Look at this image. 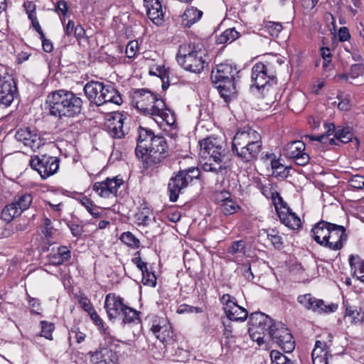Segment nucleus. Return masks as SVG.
Masks as SVG:
<instances>
[{"mask_svg": "<svg viewBox=\"0 0 364 364\" xmlns=\"http://www.w3.org/2000/svg\"><path fill=\"white\" fill-rule=\"evenodd\" d=\"M349 264L353 276L364 283V260L361 259L358 256L350 255L349 256Z\"/></svg>", "mask_w": 364, "mask_h": 364, "instance_id": "obj_28", "label": "nucleus"}, {"mask_svg": "<svg viewBox=\"0 0 364 364\" xmlns=\"http://www.w3.org/2000/svg\"><path fill=\"white\" fill-rule=\"evenodd\" d=\"M364 73V65L362 64H354L350 67V75L351 77L356 78Z\"/></svg>", "mask_w": 364, "mask_h": 364, "instance_id": "obj_57", "label": "nucleus"}, {"mask_svg": "<svg viewBox=\"0 0 364 364\" xmlns=\"http://www.w3.org/2000/svg\"><path fill=\"white\" fill-rule=\"evenodd\" d=\"M0 105L5 107L9 106L14 101L17 92V87L14 77L6 75L0 76Z\"/></svg>", "mask_w": 364, "mask_h": 364, "instance_id": "obj_19", "label": "nucleus"}, {"mask_svg": "<svg viewBox=\"0 0 364 364\" xmlns=\"http://www.w3.org/2000/svg\"><path fill=\"white\" fill-rule=\"evenodd\" d=\"M69 228L75 237H80L83 232V228L82 226L79 225L78 224L75 223H70L69 225Z\"/></svg>", "mask_w": 364, "mask_h": 364, "instance_id": "obj_62", "label": "nucleus"}, {"mask_svg": "<svg viewBox=\"0 0 364 364\" xmlns=\"http://www.w3.org/2000/svg\"><path fill=\"white\" fill-rule=\"evenodd\" d=\"M138 50V42L137 41H131L128 43L126 47L125 53L127 58H134Z\"/></svg>", "mask_w": 364, "mask_h": 364, "instance_id": "obj_51", "label": "nucleus"}, {"mask_svg": "<svg viewBox=\"0 0 364 364\" xmlns=\"http://www.w3.org/2000/svg\"><path fill=\"white\" fill-rule=\"evenodd\" d=\"M238 208L239 206L232 199L225 198L220 205L221 211L227 215L235 213Z\"/></svg>", "mask_w": 364, "mask_h": 364, "instance_id": "obj_39", "label": "nucleus"}, {"mask_svg": "<svg viewBox=\"0 0 364 364\" xmlns=\"http://www.w3.org/2000/svg\"><path fill=\"white\" fill-rule=\"evenodd\" d=\"M270 192L271 198L278 215H279L280 212H285L289 209L287 203L283 200L282 198L277 191L270 190Z\"/></svg>", "mask_w": 364, "mask_h": 364, "instance_id": "obj_34", "label": "nucleus"}, {"mask_svg": "<svg viewBox=\"0 0 364 364\" xmlns=\"http://www.w3.org/2000/svg\"><path fill=\"white\" fill-rule=\"evenodd\" d=\"M81 204L85 208L87 211L91 214L95 218H99L101 213L99 211L100 208L96 205L90 198L84 196L80 200Z\"/></svg>", "mask_w": 364, "mask_h": 364, "instance_id": "obj_35", "label": "nucleus"}, {"mask_svg": "<svg viewBox=\"0 0 364 364\" xmlns=\"http://www.w3.org/2000/svg\"><path fill=\"white\" fill-rule=\"evenodd\" d=\"M126 306L123 299L119 296L108 294L105 297V308L109 320L115 319L119 316Z\"/></svg>", "mask_w": 364, "mask_h": 364, "instance_id": "obj_23", "label": "nucleus"}, {"mask_svg": "<svg viewBox=\"0 0 364 364\" xmlns=\"http://www.w3.org/2000/svg\"><path fill=\"white\" fill-rule=\"evenodd\" d=\"M252 87L257 90H262V92H268L269 88L277 84L276 76L267 65L262 63H257L252 68Z\"/></svg>", "mask_w": 364, "mask_h": 364, "instance_id": "obj_11", "label": "nucleus"}, {"mask_svg": "<svg viewBox=\"0 0 364 364\" xmlns=\"http://www.w3.org/2000/svg\"><path fill=\"white\" fill-rule=\"evenodd\" d=\"M50 114L58 118L74 117L82 111V100L72 91L58 90L47 96Z\"/></svg>", "mask_w": 364, "mask_h": 364, "instance_id": "obj_3", "label": "nucleus"}, {"mask_svg": "<svg viewBox=\"0 0 364 364\" xmlns=\"http://www.w3.org/2000/svg\"><path fill=\"white\" fill-rule=\"evenodd\" d=\"M266 28L269 33L273 37H277L279 33L282 31L283 26L280 23L269 21L267 23Z\"/></svg>", "mask_w": 364, "mask_h": 364, "instance_id": "obj_49", "label": "nucleus"}, {"mask_svg": "<svg viewBox=\"0 0 364 364\" xmlns=\"http://www.w3.org/2000/svg\"><path fill=\"white\" fill-rule=\"evenodd\" d=\"M349 185L355 189H362L364 188V176L360 175L353 176L348 180Z\"/></svg>", "mask_w": 364, "mask_h": 364, "instance_id": "obj_50", "label": "nucleus"}, {"mask_svg": "<svg viewBox=\"0 0 364 364\" xmlns=\"http://www.w3.org/2000/svg\"><path fill=\"white\" fill-rule=\"evenodd\" d=\"M85 338V334L80 331L78 328H72L69 333V340L75 339L76 341H82Z\"/></svg>", "mask_w": 364, "mask_h": 364, "instance_id": "obj_56", "label": "nucleus"}, {"mask_svg": "<svg viewBox=\"0 0 364 364\" xmlns=\"http://www.w3.org/2000/svg\"><path fill=\"white\" fill-rule=\"evenodd\" d=\"M326 343H315V347L311 352V356L316 357H328L330 352Z\"/></svg>", "mask_w": 364, "mask_h": 364, "instance_id": "obj_42", "label": "nucleus"}, {"mask_svg": "<svg viewBox=\"0 0 364 364\" xmlns=\"http://www.w3.org/2000/svg\"><path fill=\"white\" fill-rule=\"evenodd\" d=\"M199 175L200 171L198 168L191 167L180 171L172 176L168 184L169 200L171 202H176L181 191L186 188L193 179L198 178Z\"/></svg>", "mask_w": 364, "mask_h": 364, "instance_id": "obj_9", "label": "nucleus"}, {"mask_svg": "<svg viewBox=\"0 0 364 364\" xmlns=\"http://www.w3.org/2000/svg\"><path fill=\"white\" fill-rule=\"evenodd\" d=\"M346 306V316L351 318L352 323H358L363 321V315L358 310V308L355 306H351L349 305Z\"/></svg>", "mask_w": 364, "mask_h": 364, "instance_id": "obj_41", "label": "nucleus"}, {"mask_svg": "<svg viewBox=\"0 0 364 364\" xmlns=\"http://www.w3.org/2000/svg\"><path fill=\"white\" fill-rule=\"evenodd\" d=\"M272 176L276 178H285L289 174L290 168L284 166L279 160L274 159L271 161Z\"/></svg>", "mask_w": 364, "mask_h": 364, "instance_id": "obj_31", "label": "nucleus"}, {"mask_svg": "<svg viewBox=\"0 0 364 364\" xmlns=\"http://www.w3.org/2000/svg\"><path fill=\"white\" fill-rule=\"evenodd\" d=\"M146 8V15L150 20L156 25H160L164 21V13L162 5L159 0H144Z\"/></svg>", "mask_w": 364, "mask_h": 364, "instance_id": "obj_26", "label": "nucleus"}, {"mask_svg": "<svg viewBox=\"0 0 364 364\" xmlns=\"http://www.w3.org/2000/svg\"><path fill=\"white\" fill-rule=\"evenodd\" d=\"M28 301L29 305L32 308L31 311L33 313L38 314L39 311L41 310V304L38 302V301L35 298L28 296Z\"/></svg>", "mask_w": 364, "mask_h": 364, "instance_id": "obj_61", "label": "nucleus"}, {"mask_svg": "<svg viewBox=\"0 0 364 364\" xmlns=\"http://www.w3.org/2000/svg\"><path fill=\"white\" fill-rule=\"evenodd\" d=\"M170 110L166 108L164 100L156 97L153 103L146 107V109L141 111L144 115L151 117L158 124L165 122L171 125L174 122L173 117L169 114Z\"/></svg>", "mask_w": 364, "mask_h": 364, "instance_id": "obj_14", "label": "nucleus"}, {"mask_svg": "<svg viewBox=\"0 0 364 364\" xmlns=\"http://www.w3.org/2000/svg\"><path fill=\"white\" fill-rule=\"evenodd\" d=\"M338 36L341 41H346L350 37L349 31L347 27H341L338 32Z\"/></svg>", "mask_w": 364, "mask_h": 364, "instance_id": "obj_63", "label": "nucleus"}, {"mask_svg": "<svg viewBox=\"0 0 364 364\" xmlns=\"http://www.w3.org/2000/svg\"><path fill=\"white\" fill-rule=\"evenodd\" d=\"M248 323V332L252 341H264L267 338L274 341H291L293 338L284 323L273 320L264 313H252Z\"/></svg>", "mask_w": 364, "mask_h": 364, "instance_id": "obj_1", "label": "nucleus"}, {"mask_svg": "<svg viewBox=\"0 0 364 364\" xmlns=\"http://www.w3.org/2000/svg\"><path fill=\"white\" fill-rule=\"evenodd\" d=\"M333 223L321 220L311 230V235L318 245L324 247Z\"/></svg>", "mask_w": 364, "mask_h": 364, "instance_id": "obj_24", "label": "nucleus"}, {"mask_svg": "<svg viewBox=\"0 0 364 364\" xmlns=\"http://www.w3.org/2000/svg\"><path fill=\"white\" fill-rule=\"evenodd\" d=\"M126 119V116L119 112H112L107 116L105 127L112 137L121 139L124 136V122Z\"/></svg>", "mask_w": 364, "mask_h": 364, "instance_id": "obj_20", "label": "nucleus"}, {"mask_svg": "<svg viewBox=\"0 0 364 364\" xmlns=\"http://www.w3.org/2000/svg\"><path fill=\"white\" fill-rule=\"evenodd\" d=\"M246 243L244 240L234 241L228 249V252L231 255L245 254Z\"/></svg>", "mask_w": 364, "mask_h": 364, "instance_id": "obj_43", "label": "nucleus"}, {"mask_svg": "<svg viewBox=\"0 0 364 364\" xmlns=\"http://www.w3.org/2000/svg\"><path fill=\"white\" fill-rule=\"evenodd\" d=\"M123 315V323H131L134 322L136 320H139V312L135 309L126 306L122 312Z\"/></svg>", "mask_w": 364, "mask_h": 364, "instance_id": "obj_38", "label": "nucleus"}, {"mask_svg": "<svg viewBox=\"0 0 364 364\" xmlns=\"http://www.w3.org/2000/svg\"><path fill=\"white\" fill-rule=\"evenodd\" d=\"M347 240L348 235L345 227L333 223L324 247L333 251L340 250Z\"/></svg>", "mask_w": 364, "mask_h": 364, "instance_id": "obj_17", "label": "nucleus"}, {"mask_svg": "<svg viewBox=\"0 0 364 364\" xmlns=\"http://www.w3.org/2000/svg\"><path fill=\"white\" fill-rule=\"evenodd\" d=\"M296 300L306 310L318 314L335 312L338 307L337 304L326 303L323 300L316 298L311 294L299 295Z\"/></svg>", "mask_w": 364, "mask_h": 364, "instance_id": "obj_13", "label": "nucleus"}, {"mask_svg": "<svg viewBox=\"0 0 364 364\" xmlns=\"http://www.w3.org/2000/svg\"><path fill=\"white\" fill-rule=\"evenodd\" d=\"M124 183V181L117 176L112 178H107L106 180L95 182L93 184L92 190L100 197L109 198L117 195L119 188Z\"/></svg>", "mask_w": 364, "mask_h": 364, "instance_id": "obj_18", "label": "nucleus"}, {"mask_svg": "<svg viewBox=\"0 0 364 364\" xmlns=\"http://www.w3.org/2000/svg\"><path fill=\"white\" fill-rule=\"evenodd\" d=\"M140 252L137 251L134 254V257L132 258V262L141 270V272H146L147 268V263L142 261L140 257Z\"/></svg>", "mask_w": 364, "mask_h": 364, "instance_id": "obj_53", "label": "nucleus"}, {"mask_svg": "<svg viewBox=\"0 0 364 364\" xmlns=\"http://www.w3.org/2000/svg\"><path fill=\"white\" fill-rule=\"evenodd\" d=\"M220 301L223 304L224 310L227 317L235 321H245L247 316V311L237 304L235 297L228 294H223L220 298Z\"/></svg>", "mask_w": 364, "mask_h": 364, "instance_id": "obj_15", "label": "nucleus"}, {"mask_svg": "<svg viewBox=\"0 0 364 364\" xmlns=\"http://www.w3.org/2000/svg\"><path fill=\"white\" fill-rule=\"evenodd\" d=\"M321 55L323 59V68H326L331 62V54L330 49L326 47H322L321 48Z\"/></svg>", "mask_w": 364, "mask_h": 364, "instance_id": "obj_55", "label": "nucleus"}, {"mask_svg": "<svg viewBox=\"0 0 364 364\" xmlns=\"http://www.w3.org/2000/svg\"><path fill=\"white\" fill-rule=\"evenodd\" d=\"M203 14V11L196 7H189L185 10L182 15V24L186 28H190L200 20Z\"/></svg>", "mask_w": 364, "mask_h": 364, "instance_id": "obj_27", "label": "nucleus"}, {"mask_svg": "<svg viewBox=\"0 0 364 364\" xmlns=\"http://www.w3.org/2000/svg\"><path fill=\"white\" fill-rule=\"evenodd\" d=\"M147 149V154L139 157L146 168L156 166L164 161L169 154L166 139L162 136H156Z\"/></svg>", "mask_w": 364, "mask_h": 364, "instance_id": "obj_10", "label": "nucleus"}, {"mask_svg": "<svg viewBox=\"0 0 364 364\" xmlns=\"http://www.w3.org/2000/svg\"><path fill=\"white\" fill-rule=\"evenodd\" d=\"M200 146L199 154L203 171L216 175L225 174L228 164L225 161V149L221 140L216 137H208L200 142Z\"/></svg>", "mask_w": 364, "mask_h": 364, "instance_id": "obj_2", "label": "nucleus"}, {"mask_svg": "<svg viewBox=\"0 0 364 364\" xmlns=\"http://www.w3.org/2000/svg\"><path fill=\"white\" fill-rule=\"evenodd\" d=\"M176 60L184 70L200 73L206 63V51L199 44H183L179 46Z\"/></svg>", "mask_w": 364, "mask_h": 364, "instance_id": "obj_6", "label": "nucleus"}, {"mask_svg": "<svg viewBox=\"0 0 364 364\" xmlns=\"http://www.w3.org/2000/svg\"><path fill=\"white\" fill-rule=\"evenodd\" d=\"M91 360L96 364H117L118 357L115 352L106 347L101 348L95 352H90Z\"/></svg>", "mask_w": 364, "mask_h": 364, "instance_id": "obj_25", "label": "nucleus"}, {"mask_svg": "<svg viewBox=\"0 0 364 364\" xmlns=\"http://www.w3.org/2000/svg\"><path fill=\"white\" fill-rule=\"evenodd\" d=\"M262 149L259 134L250 127H244L235 135L232 151L243 162L255 160Z\"/></svg>", "mask_w": 364, "mask_h": 364, "instance_id": "obj_4", "label": "nucleus"}, {"mask_svg": "<svg viewBox=\"0 0 364 364\" xmlns=\"http://www.w3.org/2000/svg\"><path fill=\"white\" fill-rule=\"evenodd\" d=\"M42 232L48 239L50 238L53 234V228L51 225V220L47 218L44 219L43 229Z\"/></svg>", "mask_w": 364, "mask_h": 364, "instance_id": "obj_58", "label": "nucleus"}, {"mask_svg": "<svg viewBox=\"0 0 364 364\" xmlns=\"http://www.w3.org/2000/svg\"><path fill=\"white\" fill-rule=\"evenodd\" d=\"M83 90L89 101L97 106L107 103L119 105L122 103L119 92L110 84L90 81L85 84Z\"/></svg>", "mask_w": 364, "mask_h": 364, "instance_id": "obj_7", "label": "nucleus"}, {"mask_svg": "<svg viewBox=\"0 0 364 364\" xmlns=\"http://www.w3.org/2000/svg\"><path fill=\"white\" fill-rule=\"evenodd\" d=\"M58 255H59L63 260L68 262L71 257L70 250L66 246H60L58 248Z\"/></svg>", "mask_w": 364, "mask_h": 364, "instance_id": "obj_60", "label": "nucleus"}, {"mask_svg": "<svg viewBox=\"0 0 364 364\" xmlns=\"http://www.w3.org/2000/svg\"><path fill=\"white\" fill-rule=\"evenodd\" d=\"M48 259L49 263L54 266H59L65 262V261L63 260V258L57 253L50 254L48 256Z\"/></svg>", "mask_w": 364, "mask_h": 364, "instance_id": "obj_59", "label": "nucleus"}, {"mask_svg": "<svg viewBox=\"0 0 364 364\" xmlns=\"http://www.w3.org/2000/svg\"><path fill=\"white\" fill-rule=\"evenodd\" d=\"M305 144L301 141H293L284 146V155L294 159L296 164L306 166L310 159L309 154L305 152Z\"/></svg>", "mask_w": 364, "mask_h": 364, "instance_id": "obj_16", "label": "nucleus"}, {"mask_svg": "<svg viewBox=\"0 0 364 364\" xmlns=\"http://www.w3.org/2000/svg\"><path fill=\"white\" fill-rule=\"evenodd\" d=\"M325 134L318 136L306 135V138L311 141H318L323 144L327 142L330 145H338L337 141L343 144H347L352 141L353 134L350 127H338L336 129L333 123H325Z\"/></svg>", "mask_w": 364, "mask_h": 364, "instance_id": "obj_8", "label": "nucleus"}, {"mask_svg": "<svg viewBox=\"0 0 364 364\" xmlns=\"http://www.w3.org/2000/svg\"><path fill=\"white\" fill-rule=\"evenodd\" d=\"M120 240L133 249L138 248L140 245V242L131 232H123L119 237Z\"/></svg>", "mask_w": 364, "mask_h": 364, "instance_id": "obj_37", "label": "nucleus"}, {"mask_svg": "<svg viewBox=\"0 0 364 364\" xmlns=\"http://www.w3.org/2000/svg\"><path fill=\"white\" fill-rule=\"evenodd\" d=\"M43 145V140L36 134H33L26 146H29L34 151Z\"/></svg>", "mask_w": 364, "mask_h": 364, "instance_id": "obj_52", "label": "nucleus"}, {"mask_svg": "<svg viewBox=\"0 0 364 364\" xmlns=\"http://www.w3.org/2000/svg\"><path fill=\"white\" fill-rule=\"evenodd\" d=\"M29 164L33 169L38 171L43 179H46L53 175L59 168L58 158L47 154L31 157Z\"/></svg>", "mask_w": 364, "mask_h": 364, "instance_id": "obj_12", "label": "nucleus"}, {"mask_svg": "<svg viewBox=\"0 0 364 364\" xmlns=\"http://www.w3.org/2000/svg\"><path fill=\"white\" fill-rule=\"evenodd\" d=\"M238 73L237 67L229 63H220L212 70V82L215 85L220 97L226 102L237 96L235 80Z\"/></svg>", "mask_w": 364, "mask_h": 364, "instance_id": "obj_5", "label": "nucleus"}, {"mask_svg": "<svg viewBox=\"0 0 364 364\" xmlns=\"http://www.w3.org/2000/svg\"><path fill=\"white\" fill-rule=\"evenodd\" d=\"M77 301L80 304V306L84 311L88 314L92 312L95 309L90 301V300L84 294H80L77 296Z\"/></svg>", "mask_w": 364, "mask_h": 364, "instance_id": "obj_47", "label": "nucleus"}, {"mask_svg": "<svg viewBox=\"0 0 364 364\" xmlns=\"http://www.w3.org/2000/svg\"><path fill=\"white\" fill-rule=\"evenodd\" d=\"M32 136L33 134H31L28 129H20L16 132L15 139L26 146Z\"/></svg>", "mask_w": 364, "mask_h": 364, "instance_id": "obj_44", "label": "nucleus"}, {"mask_svg": "<svg viewBox=\"0 0 364 364\" xmlns=\"http://www.w3.org/2000/svg\"><path fill=\"white\" fill-rule=\"evenodd\" d=\"M156 97L157 95L148 89H135L132 94V104L141 112Z\"/></svg>", "mask_w": 364, "mask_h": 364, "instance_id": "obj_22", "label": "nucleus"}, {"mask_svg": "<svg viewBox=\"0 0 364 364\" xmlns=\"http://www.w3.org/2000/svg\"><path fill=\"white\" fill-rule=\"evenodd\" d=\"M270 358L273 363L276 364H287V361L289 360L287 356L281 353L279 351L276 350H272L270 352Z\"/></svg>", "mask_w": 364, "mask_h": 364, "instance_id": "obj_48", "label": "nucleus"}, {"mask_svg": "<svg viewBox=\"0 0 364 364\" xmlns=\"http://www.w3.org/2000/svg\"><path fill=\"white\" fill-rule=\"evenodd\" d=\"M142 282L146 286L155 287L156 284V277L153 272L146 269V272H142Z\"/></svg>", "mask_w": 364, "mask_h": 364, "instance_id": "obj_46", "label": "nucleus"}, {"mask_svg": "<svg viewBox=\"0 0 364 364\" xmlns=\"http://www.w3.org/2000/svg\"><path fill=\"white\" fill-rule=\"evenodd\" d=\"M22 212L16 206L15 203L9 204L4 207L1 212V218L5 221L10 222L15 217L21 215Z\"/></svg>", "mask_w": 364, "mask_h": 364, "instance_id": "obj_33", "label": "nucleus"}, {"mask_svg": "<svg viewBox=\"0 0 364 364\" xmlns=\"http://www.w3.org/2000/svg\"><path fill=\"white\" fill-rule=\"evenodd\" d=\"M138 137L136 139V146L135 148L136 156L144 157L147 154V149L151 143L156 139V136L149 129L140 126L137 130Z\"/></svg>", "mask_w": 364, "mask_h": 364, "instance_id": "obj_21", "label": "nucleus"}, {"mask_svg": "<svg viewBox=\"0 0 364 364\" xmlns=\"http://www.w3.org/2000/svg\"><path fill=\"white\" fill-rule=\"evenodd\" d=\"M68 4L66 1L63 0H60L57 2L55 6V11L60 12L63 16H65L68 12Z\"/></svg>", "mask_w": 364, "mask_h": 364, "instance_id": "obj_64", "label": "nucleus"}, {"mask_svg": "<svg viewBox=\"0 0 364 364\" xmlns=\"http://www.w3.org/2000/svg\"><path fill=\"white\" fill-rule=\"evenodd\" d=\"M92 321L97 325L103 333H106V329L104 328V322L97 313L94 310L88 314Z\"/></svg>", "mask_w": 364, "mask_h": 364, "instance_id": "obj_54", "label": "nucleus"}, {"mask_svg": "<svg viewBox=\"0 0 364 364\" xmlns=\"http://www.w3.org/2000/svg\"><path fill=\"white\" fill-rule=\"evenodd\" d=\"M33 196L30 193L22 194L15 199V204L21 212L27 210L31 205Z\"/></svg>", "mask_w": 364, "mask_h": 364, "instance_id": "obj_36", "label": "nucleus"}, {"mask_svg": "<svg viewBox=\"0 0 364 364\" xmlns=\"http://www.w3.org/2000/svg\"><path fill=\"white\" fill-rule=\"evenodd\" d=\"M41 336L46 339L52 340V333L55 329L54 324L47 321H41Z\"/></svg>", "mask_w": 364, "mask_h": 364, "instance_id": "obj_45", "label": "nucleus"}, {"mask_svg": "<svg viewBox=\"0 0 364 364\" xmlns=\"http://www.w3.org/2000/svg\"><path fill=\"white\" fill-rule=\"evenodd\" d=\"M178 344V343H160V348H162L163 346L166 352L171 350V355L177 359L183 360L187 358L188 357V351L183 348H180Z\"/></svg>", "mask_w": 364, "mask_h": 364, "instance_id": "obj_30", "label": "nucleus"}, {"mask_svg": "<svg viewBox=\"0 0 364 364\" xmlns=\"http://www.w3.org/2000/svg\"><path fill=\"white\" fill-rule=\"evenodd\" d=\"M267 238L274 248L281 250L283 247V239L275 230L271 229L267 231Z\"/></svg>", "mask_w": 364, "mask_h": 364, "instance_id": "obj_40", "label": "nucleus"}, {"mask_svg": "<svg viewBox=\"0 0 364 364\" xmlns=\"http://www.w3.org/2000/svg\"><path fill=\"white\" fill-rule=\"evenodd\" d=\"M240 33L235 30V28L226 29L216 38L217 44L230 43L237 39Z\"/></svg>", "mask_w": 364, "mask_h": 364, "instance_id": "obj_32", "label": "nucleus"}, {"mask_svg": "<svg viewBox=\"0 0 364 364\" xmlns=\"http://www.w3.org/2000/svg\"><path fill=\"white\" fill-rule=\"evenodd\" d=\"M278 216L284 225L292 230H296L301 226L300 218L290 208L285 212H280Z\"/></svg>", "mask_w": 364, "mask_h": 364, "instance_id": "obj_29", "label": "nucleus"}]
</instances>
